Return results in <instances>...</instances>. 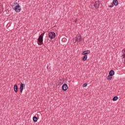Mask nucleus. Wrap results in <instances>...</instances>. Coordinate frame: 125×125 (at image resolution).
Returning <instances> with one entry per match:
<instances>
[{"label":"nucleus","instance_id":"f257e3e1","mask_svg":"<svg viewBox=\"0 0 125 125\" xmlns=\"http://www.w3.org/2000/svg\"><path fill=\"white\" fill-rule=\"evenodd\" d=\"M45 32L41 34L38 39V42L37 43L38 45H42V43H43V36H44Z\"/></svg>","mask_w":125,"mask_h":125},{"label":"nucleus","instance_id":"f3484780","mask_svg":"<svg viewBox=\"0 0 125 125\" xmlns=\"http://www.w3.org/2000/svg\"><path fill=\"white\" fill-rule=\"evenodd\" d=\"M86 86H87V83H85L83 84V87H86Z\"/></svg>","mask_w":125,"mask_h":125},{"label":"nucleus","instance_id":"aec40b11","mask_svg":"<svg viewBox=\"0 0 125 125\" xmlns=\"http://www.w3.org/2000/svg\"><path fill=\"white\" fill-rule=\"evenodd\" d=\"M77 21H78V19H76V20H75V22H77Z\"/></svg>","mask_w":125,"mask_h":125},{"label":"nucleus","instance_id":"f03ea898","mask_svg":"<svg viewBox=\"0 0 125 125\" xmlns=\"http://www.w3.org/2000/svg\"><path fill=\"white\" fill-rule=\"evenodd\" d=\"M91 8L95 10V9H97V8H99V6H100V2L97 1L95 2L92 3L91 4Z\"/></svg>","mask_w":125,"mask_h":125},{"label":"nucleus","instance_id":"423d86ee","mask_svg":"<svg viewBox=\"0 0 125 125\" xmlns=\"http://www.w3.org/2000/svg\"><path fill=\"white\" fill-rule=\"evenodd\" d=\"M82 38L81 35H77L75 38L76 42H80L82 41Z\"/></svg>","mask_w":125,"mask_h":125},{"label":"nucleus","instance_id":"a211bd4d","mask_svg":"<svg viewBox=\"0 0 125 125\" xmlns=\"http://www.w3.org/2000/svg\"><path fill=\"white\" fill-rule=\"evenodd\" d=\"M122 57L123 58L125 59V52H123Z\"/></svg>","mask_w":125,"mask_h":125},{"label":"nucleus","instance_id":"1a4fd4ad","mask_svg":"<svg viewBox=\"0 0 125 125\" xmlns=\"http://www.w3.org/2000/svg\"><path fill=\"white\" fill-rule=\"evenodd\" d=\"M14 89L15 92H18V86H17V84H15L14 86Z\"/></svg>","mask_w":125,"mask_h":125},{"label":"nucleus","instance_id":"ddd939ff","mask_svg":"<svg viewBox=\"0 0 125 125\" xmlns=\"http://www.w3.org/2000/svg\"><path fill=\"white\" fill-rule=\"evenodd\" d=\"M87 59V55H84V57L82 59L83 61H85Z\"/></svg>","mask_w":125,"mask_h":125},{"label":"nucleus","instance_id":"6e6552de","mask_svg":"<svg viewBox=\"0 0 125 125\" xmlns=\"http://www.w3.org/2000/svg\"><path fill=\"white\" fill-rule=\"evenodd\" d=\"M89 53H90V51L86 50V51H84L83 52L82 54V55H86V54H89Z\"/></svg>","mask_w":125,"mask_h":125},{"label":"nucleus","instance_id":"dca6fc26","mask_svg":"<svg viewBox=\"0 0 125 125\" xmlns=\"http://www.w3.org/2000/svg\"><path fill=\"white\" fill-rule=\"evenodd\" d=\"M107 80L108 81H111V80H112V75H108L107 76Z\"/></svg>","mask_w":125,"mask_h":125},{"label":"nucleus","instance_id":"39448f33","mask_svg":"<svg viewBox=\"0 0 125 125\" xmlns=\"http://www.w3.org/2000/svg\"><path fill=\"white\" fill-rule=\"evenodd\" d=\"M24 88H25V84L21 83V85H20V92H21V93H22V92H23V89H24Z\"/></svg>","mask_w":125,"mask_h":125},{"label":"nucleus","instance_id":"0eeeda50","mask_svg":"<svg viewBox=\"0 0 125 125\" xmlns=\"http://www.w3.org/2000/svg\"><path fill=\"white\" fill-rule=\"evenodd\" d=\"M62 90L66 91V90H67V89H68V85H67V84H63L62 85Z\"/></svg>","mask_w":125,"mask_h":125},{"label":"nucleus","instance_id":"9d476101","mask_svg":"<svg viewBox=\"0 0 125 125\" xmlns=\"http://www.w3.org/2000/svg\"><path fill=\"white\" fill-rule=\"evenodd\" d=\"M38 120H39V118H38V117H37L36 116H34L33 117V121L34 123H37Z\"/></svg>","mask_w":125,"mask_h":125},{"label":"nucleus","instance_id":"f8f14e48","mask_svg":"<svg viewBox=\"0 0 125 125\" xmlns=\"http://www.w3.org/2000/svg\"><path fill=\"white\" fill-rule=\"evenodd\" d=\"M109 74L110 76H114V75H115V71L113 70H111L109 71Z\"/></svg>","mask_w":125,"mask_h":125},{"label":"nucleus","instance_id":"6ab92c4d","mask_svg":"<svg viewBox=\"0 0 125 125\" xmlns=\"http://www.w3.org/2000/svg\"><path fill=\"white\" fill-rule=\"evenodd\" d=\"M114 6V4H112L111 5L109 6V7H110V8H112Z\"/></svg>","mask_w":125,"mask_h":125},{"label":"nucleus","instance_id":"4468645a","mask_svg":"<svg viewBox=\"0 0 125 125\" xmlns=\"http://www.w3.org/2000/svg\"><path fill=\"white\" fill-rule=\"evenodd\" d=\"M119 99V97H118V96H115V97H114L113 98V101H117V100H118Z\"/></svg>","mask_w":125,"mask_h":125},{"label":"nucleus","instance_id":"9b49d317","mask_svg":"<svg viewBox=\"0 0 125 125\" xmlns=\"http://www.w3.org/2000/svg\"><path fill=\"white\" fill-rule=\"evenodd\" d=\"M113 3L115 6H117V5L119 4V2L118 1V0H113Z\"/></svg>","mask_w":125,"mask_h":125},{"label":"nucleus","instance_id":"7ed1b4c3","mask_svg":"<svg viewBox=\"0 0 125 125\" xmlns=\"http://www.w3.org/2000/svg\"><path fill=\"white\" fill-rule=\"evenodd\" d=\"M13 9L16 12H20L21 11V6L20 5H16L15 7H13Z\"/></svg>","mask_w":125,"mask_h":125},{"label":"nucleus","instance_id":"2eb2a0df","mask_svg":"<svg viewBox=\"0 0 125 125\" xmlns=\"http://www.w3.org/2000/svg\"><path fill=\"white\" fill-rule=\"evenodd\" d=\"M15 5H19V3H18L17 2H15L12 5V7L13 8V7Z\"/></svg>","mask_w":125,"mask_h":125},{"label":"nucleus","instance_id":"20e7f679","mask_svg":"<svg viewBox=\"0 0 125 125\" xmlns=\"http://www.w3.org/2000/svg\"><path fill=\"white\" fill-rule=\"evenodd\" d=\"M48 37L50 39L52 40V39H55V37H56V34L54 32H50L48 33Z\"/></svg>","mask_w":125,"mask_h":125}]
</instances>
